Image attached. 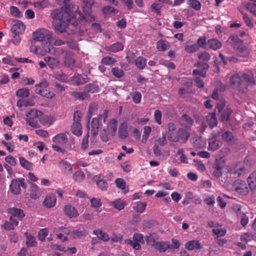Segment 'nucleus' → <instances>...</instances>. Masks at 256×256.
I'll list each match as a JSON object with an SVG mask.
<instances>
[{
    "label": "nucleus",
    "instance_id": "nucleus-1",
    "mask_svg": "<svg viewBox=\"0 0 256 256\" xmlns=\"http://www.w3.org/2000/svg\"><path fill=\"white\" fill-rule=\"evenodd\" d=\"M78 10L77 4H71L66 6L54 10L50 16L55 22L69 21V23L76 26L82 20H85L86 17Z\"/></svg>",
    "mask_w": 256,
    "mask_h": 256
},
{
    "label": "nucleus",
    "instance_id": "nucleus-2",
    "mask_svg": "<svg viewBox=\"0 0 256 256\" xmlns=\"http://www.w3.org/2000/svg\"><path fill=\"white\" fill-rule=\"evenodd\" d=\"M230 84L232 88L244 93L248 89V84L254 85L255 84V80L252 75L242 73L240 76L236 73L230 76Z\"/></svg>",
    "mask_w": 256,
    "mask_h": 256
},
{
    "label": "nucleus",
    "instance_id": "nucleus-3",
    "mask_svg": "<svg viewBox=\"0 0 256 256\" xmlns=\"http://www.w3.org/2000/svg\"><path fill=\"white\" fill-rule=\"evenodd\" d=\"M42 114V112L36 109H32L26 114V121L31 127L33 128H38L40 127L38 122Z\"/></svg>",
    "mask_w": 256,
    "mask_h": 256
},
{
    "label": "nucleus",
    "instance_id": "nucleus-4",
    "mask_svg": "<svg viewBox=\"0 0 256 256\" xmlns=\"http://www.w3.org/2000/svg\"><path fill=\"white\" fill-rule=\"evenodd\" d=\"M172 244H170L169 242L158 241L154 248L160 252H164L168 250L178 248L180 247V244L178 240L172 238Z\"/></svg>",
    "mask_w": 256,
    "mask_h": 256
},
{
    "label": "nucleus",
    "instance_id": "nucleus-5",
    "mask_svg": "<svg viewBox=\"0 0 256 256\" xmlns=\"http://www.w3.org/2000/svg\"><path fill=\"white\" fill-rule=\"evenodd\" d=\"M20 186L24 189L26 188L25 180L24 178L13 179L10 186V190L12 194L18 195L20 194Z\"/></svg>",
    "mask_w": 256,
    "mask_h": 256
},
{
    "label": "nucleus",
    "instance_id": "nucleus-6",
    "mask_svg": "<svg viewBox=\"0 0 256 256\" xmlns=\"http://www.w3.org/2000/svg\"><path fill=\"white\" fill-rule=\"evenodd\" d=\"M232 186L234 190L238 194L246 196L248 192L247 184L241 180H236Z\"/></svg>",
    "mask_w": 256,
    "mask_h": 256
},
{
    "label": "nucleus",
    "instance_id": "nucleus-7",
    "mask_svg": "<svg viewBox=\"0 0 256 256\" xmlns=\"http://www.w3.org/2000/svg\"><path fill=\"white\" fill-rule=\"evenodd\" d=\"M194 66L197 67L198 68L193 70V74L199 75L202 77L206 76V70L210 68L208 64L204 62H198L196 63Z\"/></svg>",
    "mask_w": 256,
    "mask_h": 256
},
{
    "label": "nucleus",
    "instance_id": "nucleus-8",
    "mask_svg": "<svg viewBox=\"0 0 256 256\" xmlns=\"http://www.w3.org/2000/svg\"><path fill=\"white\" fill-rule=\"evenodd\" d=\"M50 32L46 29H41L33 33L34 40L36 42H44L50 38Z\"/></svg>",
    "mask_w": 256,
    "mask_h": 256
},
{
    "label": "nucleus",
    "instance_id": "nucleus-9",
    "mask_svg": "<svg viewBox=\"0 0 256 256\" xmlns=\"http://www.w3.org/2000/svg\"><path fill=\"white\" fill-rule=\"evenodd\" d=\"M69 21L54 22L52 26L55 32L60 34L66 32L68 26Z\"/></svg>",
    "mask_w": 256,
    "mask_h": 256
},
{
    "label": "nucleus",
    "instance_id": "nucleus-10",
    "mask_svg": "<svg viewBox=\"0 0 256 256\" xmlns=\"http://www.w3.org/2000/svg\"><path fill=\"white\" fill-rule=\"evenodd\" d=\"M14 24L11 28L12 34H22L25 30V26L22 22L19 20H14Z\"/></svg>",
    "mask_w": 256,
    "mask_h": 256
},
{
    "label": "nucleus",
    "instance_id": "nucleus-11",
    "mask_svg": "<svg viewBox=\"0 0 256 256\" xmlns=\"http://www.w3.org/2000/svg\"><path fill=\"white\" fill-rule=\"evenodd\" d=\"M84 6H83V12L84 14L82 13L84 16H86V18L85 20H83L85 21H88V18L90 16V15L91 12V8L92 6L94 4V2L92 0H82Z\"/></svg>",
    "mask_w": 256,
    "mask_h": 256
},
{
    "label": "nucleus",
    "instance_id": "nucleus-12",
    "mask_svg": "<svg viewBox=\"0 0 256 256\" xmlns=\"http://www.w3.org/2000/svg\"><path fill=\"white\" fill-rule=\"evenodd\" d=\"M56 196L54 194H49L46 196L42 204L46 208H51L56 205Z\"/></svg>",
    "mask_w": 256,
    "mask_h": 256
},
{
    "label": "nucleus",
    "instance_id": "nucleus-13",
    "mask_svg": "<svg viewBox=\"0 0 256 256\" xmlns=\"http://www.w3.org/2000/svg\"><path fill=\"white\" fill-rule=\"evenodd\" d=\"M64 63L69 68H72L75 64V60L74 58V54L70 51H66L64 56Z\"/></svg>",
    "mask_w": 256,
    "mask_h": 256
},
{
    "label": "nucleus",
    "instance_id": "nucleus-14",
    "mask_svg": "<svg viewBox=\"0 0 256 256\" xmlns=\"http://www.w3.org/2000/svg\"><path fill=\"white\" fill-rule=\"evenodd\" d=\"M30 196L31 198L36 200L40 198L42 195L41 190L36 184L30 183Z\"/></svg>",
    "mask_w": 256,
    "mask_h": 256
},
{
    "label": "nucleus",
    "instance_id": "nucleus-15",
    "mask_svg": "<svg viewBox=\"0 0 256 256\" xmlns=\"http://www.w3.org/2000/svg\"><path fill=\"white\" fill-rule=\"evenodd\" d=\"M207 48L212 50H217L222 47V42L216 38H210L207 41Z\"/></svg>",
    "mask_w": 256,
    "mask_h": 256
},
{
    "label": "nucleus",
    "instance_id": "nucleus-16",
    "mask_svg": "<svg viewBox=\"0 0 256 256\" xmlns=\"http://www.w3.org/2000/svg\"><path fill=\"white\" fill-rule=\"evenodd\" d=\"M186 248L189 250H200L202 248L201 244L198 240H192L186 242L184 244Z\"/></svg>",
    "mask_w": 256,
    "mask_h": 256
},
{
    "label": "nucleus",
    "instance_id": "nucleus-17",
    "mask_svg": "<svg viewBox=\"0 0 256 256\" xmlns=\"http://www.w3.org/2000/svg\"><path fill=\"white\" fill-rule=\"evenodd\" d=\"M189 136L190 134L186 130L182 128H179L178 131L177 136L174 137L172 140V141L177 142L180 139L182 140L185 142Z\"/></svg>",
    "mask_w": 256,
    "mask_h": 256
},
{
    "label": "nucleus",
    "instance_id": "nucleus-18",
    "mask_svg": "<svg viewBox=\"0 0 256 256\" xmlns=\"http://www.w3.org/2000/svg\"><path fill=\"white\" fill-rule=\"evenodd\" d=\"M52 140L54 142L62 146L66 144L68 138L65 134L60 133L54 136Z\"/></svg>",
    "mask_w": 256,
    "mask_h": 256
},
{
    "label": "nucleus",
    "instance_id": "nucleus-19",
    "mask_svg": "<svg viewBox=\"0 0 256 256\" xmlns=\"http://www.w3.org/2000/svg\"><path fill=\"white\" fill-rule=\"evenodd\" d=\"M63 210L65 214L70 218H76L78 215L77 210L72 206L66 205Z\"/></svg>",
    "mask_w": 256,
    "mask_h": 256
},
{
    "label": "nucleus",
    "instance_id": "nucleus-20",
    "mask_svg": "<svg viewBox=\"0 0 256 256\" xmlns=\"http://www.w3.org/2000/svg\"><path fill=\"white\" fill-rule=\"evenodd\" d=\"M158 238V236L155 233L150 234L144 237V240L147 244L154 248L155 246V245L157 242L156 241Z\"/></svg>",
    "mask_w": 256,
    "mask_h": 256
},
{
    "label": "nucleus",
    "instance_id": "nucleus-21",
    "mask_svg": "<svg viewBox=\"0 0 256 256\" xmlns=\"http://www.w3.org/2000/svg\"><path fill=\"white\" fill-rule=\"evenodd\" d=\"M206 120L211 129L216 126L218 124V120L216 112L210 113L206 116Z\"/></svg>",
    "mask_w": 256,
    "mask_h": 256
},
{
    "label": "nucleus",
    "instance_id": "nucleus-22",
    "mask_svg": "<svg viewBox=\"0 0 256 256\" xmlns=\"http://www.w3.org/2000/svg\"><path fill=\"white\" fill-rule=\"evenodd\" d=\"M35 91L36 94L48 98L52 99L56 96L54 92L45 88H37Z\"/></svg>",
    "mask_w": 256,
    "mask_h": 256
},
{
    "label": "nucleus",
    "instance_id": "nucleus-23",
    "mask_svg": "<svg viewBox=\"0 0 256 256\" xmlns=\"http://www.w3.org/2000/svg\"><path fill=\"white\" fill-rule=\"evenodd\" d=\"M99 120L94 118L92 119L91 122V134L94 138H96L98 133Z\"/></svg>",
    "mask_w": 256,
    "mask_h": 256
},
{
    "label": "nucleus",
    "instance_id": "nucleus-24",
    "mask_svg": "<svg viewBox=\"0 0 256 256\" xmlns=\"http://www.w3.org/2000/svg\"><path fill=\"white\" fill-rule=\"evenodd\" d=\"M60 166L62 172L65 174H72V168L69 162L62 160L60 162Z\"/></svg>",
    "mask_w": 256,
    "mask_h": 256
},
{
    "label": "nucleus",
    "instance_id": "nucleus-25",
    "mask_svg": "<svg viewBox=\"0 0 256 256\" xmlns=\"http://www.w3.org/2000/svg\"><path fill=\"white\" fill-rule=\"evenodd\" d=\"M117 120L116 119L111 120L107 126L108 133L112 136L115 135L117 130Z\"/></svg>",
    "mask_w": 256,
    "mask_h": 256
},
{
    "label": "nucleus",
    "instance_id": "nucleus-26",
    "mask_svg": "<svg viewBox=\"0 0 256 256\" xmlns=\"http://www.w3.org/2000/svg\"><path fill=\"white\" fill-rule=\"evenodd\" d=\"M70 130L72 134L78 136H82V126L80 122H74Z\"/></svg>",
    "mask_w": 256,
    "mask_h": 256
},
{
    "label": "nucleus",
    "instance_id": "nucleus-27",
    "mask_svg": "<svg viewBox=\"0 0 256 256\" xmlns=\"http://www.w3.org/2000/svg\"><path fill=\"white\" fill-rule=\"evenodd\" d=\"M44 60L51 69L53 70L55 68H58L59 66V62L56 58H51L50 56H46L44 58Z\"/></svg>",
    "mask_w": 256,
    "mask_h": 256
},
{
    "label": "nucleus",
    "instance_id": "nucleus-28",
    "mask_svg": "<svg viewBox=\"0 0 256 256\" xmlns=\"http://www.w3.org/2000/svg\"><path fill=\"white\" fill-rule=\"evenodd\" d=\"M231 46L235 50L237 47L243 43L242 40H240L237 36H231L228 40Z\"/></svg>",
    "mask_w": 256,
    "mask_h": 256
},
{
    "label": "nucleus",
    "instance_id": "nucleus-29",
    "mask_svg": "<svg viewBox=\"0 0 256 256\" xmlns=\"http://www.w3.org/2000/svg\"><path fill=\"white\" fill-rule=\"evenodd\" d=\"M127 128L128 126L126 122H122L121 124L118 128V136L120 138L124 139L128 136Z\"/></svg>",
    "mask_w": 256,
    "mask_h": 256
},
{
    "label": "nucleus",
    "instance_id": "nucleus-30",
    "mask_svg": "<svg viewBox=\"0 0 256 256\" xmlns=\"http://www.w3.org/2000/svg\"><path fill=\"white\" fill-rule=\"evenodd\" d=\"M71 96H72L76 99L84 100L86 99H88L90 95L86 92H72L70 93Z\"/></svg>",
    "mask_w": 256,
    "mask_h": 256
},
{
    "label": "nucleus",
    "instance_id": "nucleus-31",
    "mask_svg": "<svg viewBox=\"0 0 256 256\" xmlns=\"http://www.w3.org/2000/svg\"><path fill=\"white\" fill-rule=\"evenodd\" d=\"M170 47V43L166 40H160L156 43V48L158 51L164 52Z\"/></svg>",
    "mask_w": 256,
    "mask_h": 256
},
{
    "label": "nucleus",
    "instance_id": "nucleus-32",
    "mask_svg": "<svg viewBox=\"0 0 256 256\" xmlns=\"http://www.w3.org/2000/svg\"><path fill=\"white\" fill-rule=\"evenodd\" d=\"M124 49L123 44L120 42H116L108 46L107 50L112 52H116L121 51Z\"/></svg>",
    "mask_w": 256,
    "mask_h": 256
},
{
    "label": "nucleus",
    "instance_id": "nucleus-33",
    "mask_svg": "<svg viewBox=\"0 0 256 256\" xmlns=\"http://www.w3.org/2000/svg\"><path fill=\"white\" fill-rule=\"evenodd\" d=\"M250 188L252 190L256 188V171L252 172L247 179Z\"/></svg>",
    "mask_w": 256,
    "mask_h": 256
},
{
    "label": "nucleus",
    "instance_id": "nucleus-34",
    "mask_svg": "<svg viewBox=\"0 0 256 256\" xmlns=\"http://www.w3.org/2000/svg\"><path fill=\"white\" fill-rule=\"evenodd\" d=\"M50 4L48 0H39L34 2V6L38 10H42L47 8Z\"/></svg>",
    "mask_w": 256,
    "mask_h": 256
},
{
    "label": "nucleus",
    "instance_id": "nucleus-35",
    "mask_svg": "<svg viewBox=\"0 0 256 256\" xmlns=\"http://www.w3.org/2000/svg\"><path fill=\"white\" fill-rule=\"evenodd\" d=\"M232 112V110L230 108H226L224 109L221 114L220 120L223 122L229 121Z\"/></svg>",
    "mask_w": 256,
    "mask_h": 256
},
{
    "label": "nucleus",
    "instance_id": "nucleus-36",
    "mask_svg": "<svg viewBox=\"0 0 256 256\" xmlns=\"http://www.w3.org/2000/svg\"><path fill=\"white\" fill-rule=\"evenodd\" d=\"M93 234L96 236L100 240L104 242H108L110 240L108 235L106 233L104 232L102 230H95L93 232Z\"/></svg>",
    "mask_w": 256,
    "mask_h": 256
},
{
    "label": "nucleus",
    "instance_id": "nucleus-37",
    "mask_svg": "<svg viewBox=\"0 0 256 256\" xmlns=\"http://www.w3.org/2000/svg\"><path fill=\"white\" fill-rule=\"evenodd\" d=\"M40 124L44 126H50L53 124L52 118L46 115H42L40 118Z\"/></svg>",
    "mask_w": 256,
    "mask_h": 256
},
{
    "label": "nucleus",
    "instance_id": "nucleus-38",
    "mask_svg": "<svg viewBox=\"0 0 256 256\" xmlns=\"http://www.w3.org/2000/svg\"><path fill=\"white\" fill-rule=\"evenodd\" d=\"M94 180L96 182L97 185L102 190H106L108 188V184L104 180L100 178V176H95Z\"/></svg>",
    "mask_w": 256,
    "mask_h": 256
},
{
    "label": "nucleus",
    "instance_id": "nucleus-39",
    "mask_svg": "<svg viewBox=\"0 0 256 256\" xmlns=\"http://www.w3.org/2000/svg\"><path fill=\"white\" fill-rule=\"evenodd\" d=\"M222 140L226 142H232L234 138L233 133L229 131H224L221 134Z\"/></svg>",
    "mask_w": 256,
    "mask_h": 256
},
{
    "label": "nucleus",
    "instance_id": "nucleus-40",
    "mask_svg": "<svg viewBox=\"0 0 256 256\" xmlns=\"http://www.w3.org/2000/svg\"><path fill=\"white\" fill-rule=\"evenodd\" d=\"M8 212L13 216H18L20 220L25 216V214L22 210L15 208H10Z\"/></svg>",
    "mask_w": 256,
    "mask_h": 256
},
{
    "label": "nucleus",
    "instance_id": "nucleus-41",
    "mask_svg": "<svg viewBox=\"0 0 256 256\" xmlns=\"http://www.w3.org/2000/svg\"><path fill=\"white\" fill-rule=\"evenodd\" d=\"M235 50L240 56H246L249 54V51L248 48L244 46L243 43L237 47Z\"/></svg>",
    "mask_w": 256,
    "mask_h": 256
},
{
    "label": "nucleus",
    "instance_id": "nucleus-42",
    "mask_svg": "<svg viewBox=\"0 0 256 256\" xmlns=\"http://www.w3.org/2000/svg\"><path fill=\"white\" fill-rule=\"evenodd\" d=\"M26 238V244L28 246H36V239L34 236H32L31 234L28 233V232H26L24 234Z\"/></svg>",
    "mask_w": 256,
    "mask_h": 256
},
{
    "label": "nucleus",
    "instance_id": "nucleus-43",
    "mask_svg": "<svg viewBox=\"0 0 256 256\" xmlns=\"http://www.w3.org/2000/svg\"><path fill=\"white\" fill-rule=\"evenodd\" d=\"M111 206H113L115 208L120 210L124 208L126 204L124 200L118 199L112 202Z\"/></svg>",
    "mask_w": 256,
    "mask_h": 256
},
{
    "label": "nucleus",
    "instance_id": "nucleus-44",
    "mask_svg": "<svg viewBox=\"0 0 256 256\" xmlns=\"http://www.w3.org/2000/svg\"><path fill=\"white\" fill-rule=\"evenodd\" d=\"M84 234V229L80 228L78 230H73L70 232V236L74 238H80Z\"/></svg>",
    "mask_w": 256,
    "mask_h": 256
},
{
    "label": "nucleus",
    "instance_id": "nucleus-45",
    "mask_svg": "<svg viewBox=\"0 0 256 256\" xmlns=\"http://www.w3.org/2000/svg\"><path fill=\"white\" fill-rule=\"evenodd\" d=\"M19 160L20 164L23 168L27 170H31L32 168V164L27 160L24 157H20Z\"/></svg>",
    "mask_w": 256,
    "mask_h": 256
},
{
    "label": "nucleus",
    "instance_id": "nucleus-46",
    "mask_svg": "<svg viewBox=\"0 0 256 256\" xmlns=\"http://www.w3.org/2000/svg\"><path fill=\"white\" fill-rule=\"evenodd\" d=\"M146 60L142 56H138L135 60V65L140 69H144L146 66Z\"/></svg>",
    "mask_w": 256,
    "mask_h": 256
},
{
    "label": "nucleus",
    "instance_id": "nucleus-47",
    "mask_svg": "<svg viewBox=\"0 0 256 256\" xmlns=\"http://www.w3.org/2000/svg\"><path fill=\"white\" fill-rule=\"evenodd\" d=\"M186 4L196 10H200L202 7L201 3L198 0H188Z\"/></svg>",
    "mask_w": 256,
    "mask_h": 256
},
{
    "label": "nucleus",
    "instance_id": "nucleus-48",
    "mask_svg": "<svg viewBox=\"0 0 256 256\" xmlns=\"http://www.w3.org/2000/svg\"><path fill=\"white\" fill-rule=\"evenodd\" d=\"M184 50L187 52L192 54L199 50V46L196 44H189L186 43L184 46Z\"/></svg>",
    "mask_w": 256,
    "mask_h": 256
},
{
    "label": "nucleus",
    "instance_id": "nucleus-49",
    "mask_svg": "<svg viewBox=\"0 0 256 256\" xmlns=\"http://www.w3.org/2000/svg\"><path fill=\"white\" fill-rule=\"evenodd\" d=\"M34 104L32 100H29L25 99H20L18 100L16 102V106L19 108H22L23 106L27 107L30 106H32Z\"/></svg>",
    "mask_w": 256,
    "mask_h": 256
},
{
    "label": "nucleus",
    "instance_id": "nucleus-50",
    "mask_svg": "<svg viewBox=\"0 0 256 256\" xmlns=\"http://www.w3.org/2000/svg\"><path fill=\"white\" fill-rule=\"evenodd\" d=\"M146 206V202H138L133 206V208L137 212L142 213L144 211Z\"/></svg>",
    "mask_w": 256,
    "mask_h": 256
},
{
    "label": "nucleus",
    "instance_id": "nucleus-51",
    "mask_svg": "<svg viewBox=\"0 0 256 256\" xmlns=\"http://www.w3.org/2000/svg\"><path fill=\"white\" fill-rule=\"evenodd\" d=\"M54 78L62 82H66L68 81V76L62 70H60L54 74Z\"/></svg>",
    "mask_w": 256,
    "mask_h": 256
},
{
    "label": "nucleus",
    "instance_id": "nucleus-52",
    "mask_svg": "<svg viewBox=\"0 0 256 256\" xmlns=\"http://www.w3.org/2000/svg\"><path fill=\"white\" fill-rule=\"evenodd\" d=\"M48 236V230L46 228H42L40 230L38 234V238L39 240L44 242L46 240V238Z\"/></svg>",
    "mask_w": 256,
    "mask_h": 256
},
{
    "label": "nucleus",
    "instance_id": "nucleus-53",
    "mask_svg": "<svg viewBox=\"0 0 256 256\" xmlns=\"http://www.w3.org/2000/svg\"><path fill=\"white\" fill-rule=\"evenodd\" d=\"M30 94V90L28 88H22L18 90L16 92V95L18 97L22 98H27Z\"/></svg>",
    "mask_w": 256,
    "mask_h": 256
},
{
    "label": "nucleus",
    "instance_id": "nucleus-54",
    "mask_svg": "<svg viewBox=\"0 0 256 256\" xmlns=\"http://www.w3.org/2000/svg\"><path fill=\"white\" fill-rule=\"evenodd\" d=\"M111 72L112 75L117 78H120L124 74V70L122 68H120L118 67L112 68Z\"/></svg>",
    "mask_w": 256,
    "mask_h": 256
},
{
    "label": "nucleus",
    "instance_id": "nucleus-55",
    "mask_svg": "<svg viewBox=\"0 0 256 256\" xmlns=\"http://www.w3.org/2000/svg\"><path fill=\"white\" fill-rule=\"evenodd\" d=\"M130 96L135 104H138L140 102L142 97L140 92H132L130 93Z\"/></svg>",
    "mask_w": 256,
    "mask_h": 256
},
{
    "label": "nucleus",
    "instance_id": "nucleus-56",
    "mask_svg": "<svg viewBox=\"0 0 256 256\" xmlns=\"http://www.w3.org/2000/svg\"><path fill=\"white\" fill-rule=\"evenodd\" d=\"M213 168H214L213 176L217 178L220 177L222 175V166L216 164L214 165Z\"/></svg>",
    "mask_w": 256,
    "mask_h": 256
},
{
    "label": "nucleus",
    "instance_id": "nucleus-57",
    "mask_svg": "<svg viewBox=\"0 0 256 256\" xmlns=\"http://www.w3.org/2000/svg\"><path fill=\"white\" fill-rule=\"evenodd\" d=\"M10 10L11 15L14 17L20 18L22 16L20 10L15 6H11L10 8Z\"/></svg>",
    "mask_w": 256,
    "mask_h": 256
},
{
    "label": "nucleus",
    "instance_id": "nucleus-58",
    "mask_svg": "<svg viewBox=\"0 0 256 256\" xmlns=\"http://www.w3.org/2000/svg\"><path fill=\"white\" fill-rule=\"evenodd\" d=\"M116 62V60L114 58L107 56L102 58L101 62L103 64L110 66L115 64Z\"/></svg>",
    "mask_w": 256,
    "mask_h": 256
},
{
    "label": "nucleus",
    "instance_id": "nucleus-59",
    "mask_svg": "<svg viewBox=\"0 0 256 256\" xmlns=\"http://www.w3.org/2000/svg\"><path fill=\"white\" fill-rule=\"evenodd\" d=\"M196 44L198 45L199 48H207L208 44L206 37L203 36L199 38L197 40V43Z\"/></svg>",
    "mask_w": 256,
    "mask_h": 256
},
{
    "label": "nucleus",
    "instance_id": "nucleus-60",
    "mask_svg": "<svg viewBox=\"0 0 256 256\" xmlns=\"http://www.w3.org/2000/svg\"><path fill=\"white\" fill-rule=\"evenodd\" d=\"M98 105L96 103H92L90 104L88 107V117L89 120L92 118V114L97 110Z\"/></svg>",
    "mask_w": 256,
    "mask_h": 256
},
{
    "label": "nucleus",
    "instance_id": "nucleus-61",
    "mask_svg": "<svg viewBox=\"0 0 256 256\" xmlns=\"http://www.w3.org/2000/svg\"><path fill=\"white\" fill-rule=\"evenodd\" d=\"M144 238L142 234L140 233H134L132 236V239L134 242L137 244H144Z\"/></svg>",
    "mask_w": 256,
    "mask_h": 256
},
{
    "label": "nucleus",
    "instance_id": "nucleus-62",
    "mask_svg": "<svg viewBox=\"0 0 256 256\" xmlns=\"http://www.w3.org/2000/svg\"><path fill=\"white\" fill-rule=\"evenodd\" d=\"M198 59L202 60L204 61L208 62L210 60L211 56L210 54L206 52H202L199 53L198 54Z\"/></svg>",
    "mask_w": 256,
    "mask_h": 256
},
{
    "label": "nucleus",
    "instance_id": "nucleus-63",
    "mask_svg": "<svg viewBox=\"0 0 256 256\" xmlns=\"http://www.w3.org/2000/svg\"><path fill=\"white\" fill-rule=\"evenodd\" d=\"M84 178V174L83 172L81 171H76L73 174V178L75 181L80 182L82 181Z\"/></svg>",
    "mask_w": 256,
    "mask_h": 256
},
{
    "label": "nucleus",
    "instance_id": "nucleus-64",
    "mask_svg": "<svg viewBox=\"0 0 256 256\" xmlns=\"http://www.w3.org/2000/svg\"><path fill=\"white\" fill-rule=\"evenodd\" d=\"M204 201L208 206H213L215 204V196L214 195L207 196L204 199Z\"/></svg>",
    "mask_w": 256,
    "mask_h": 256
}]
</instances>
